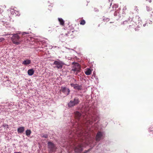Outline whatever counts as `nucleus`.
Wrapping results in <instances>:
<instances>
[{"label":"nucleus","mask_w":153,"mask_h":153,"mask_svg":"<svg viewBox=\"0 0 153 153\" xmlns=\"http://www.w3.org/2000/svg\"><path fill=\"white\" fill-rule=\"evenodd\" d=\"M123 22V23H124V22Z\"/></svg>","instance_id":"obj_30"},{"label":"nucleus","mask_w":153,"mask_h":153,"mask_svg":"<svg viewBox=\"0 0 153 153\" xmlns=\"http://www.w3.org/2000/svg\"><path fill=\"white\" fill-rule=\"evenodd\" d=\"M76 31L73 30L72 31H70L68 32L66 34L67 36L71 38H73L76 35Z\"/></svg>","instance_id":"obj_8"},{"label":"nucleus","mask_w":153,"mask_h":153,"mask_svg":"<svg viewBox=\"0 0 153 153\" xmlns=\"http://www.w3.org/2000/svg\"><path fill=\"white\" fill-rule=\"evenodd\" d=\"M31 133V131L30 130L27 129L26 131V134L27 137H29Z\"/></svg>","instance_id":"obj_17"},{"label":"nucleus","mask_w":153,"mask_h":153,"mask_svg":"<svg viewBox=\"0 0 153 153\" xmlns=\"http://www.w3.org/2000/svg\"><path fill=\"white\" fill-rule=\"evenodd\" d=\"M53 64L56 65V68H62V67L63 64L61 61H55Z\"/></svg>","instance_id":"obj_10"},{"label":"nucleus","mask_w":153,"mask_h":153,"mask_svg":"<svg viewBox=\"0 0 153 153\" xmlns=\"http://www.w3.org/2000/svg\"><path fill=\"white\" fill-rule=\"evenodd\" d=\"M26 33L25 32H24L22 34V36H24L26 34Z\"/></svg>","instance_id":"obj_23"},{"label":"nucleus","mask_w":153,"mask_h":153,"mask_svg":"<svg viewBox=\"0 0 153 153\" xmlns=\"http://www.w3.org/2000/svg\"><path fill=\"white\" fill-rule=\"evenodd\" d=\"M80 102L79 98L77 97L74 98L73 100H71L68 103V106L69 107H72L78 104Z\"/></svg>","instance_id":"obj_2"},{"label":"nucleus","mask_w":153,"mask_h":153,"mask_svg":"<svg viewBox=\"0 0 153 153\" xmlns=\"http://www.w3.org/2000/svg\"><path fill=\"white\" fill-rule=\"evenodd\" d=\"M83 150L82 146V144L78 145L74 148V152L76 153H80Z\"/></svg>","instance_id":"obj_6"},{"label":"nucleus","mask_w":153,"mask_h":153,"mask_svg":"<svg viewBox=\"0 0 153 153\" xmlns=\"http://www.w3.org/2000/svg\"><path fill=\"white\" fill-rule=\"evenodd\" d=\"M103 136L102 133L101 131H98L95 140L97 141H99L101 140Z\"/></svg>","instance_id":"obj_9"},{"label":"nucleus","mask_w":153,"mask_h":153,"mask_svg":"<svg viewBox=\"0 0 153 153\" xmlns=\"http://www.w3.org/2000/svg\"><path fill=\"white\" fill-rule=\"evenodd\" d=\"M75 116L76 119L79 120L81 117V114L78 111L75 112Z\"/></svg>","instance_id":"obj_11"},{"label":"nucleus","mask_w":153,"mask_h":153,"mask_svg":"<svg viewBox=\"0 0 153 153\" xmlns=\"http://www.w3.org/2000/svg\"><path fill=\"white\" fill-rule=\"evenodd\" d=\"M85 74L87 75H90L91 73V71L90 69L87 68L85 69Z\"/></svg>","instance_id":"obj_12"},{"label":"nucleus","mask_w":153,"mask_h":153,"mask_svg":"<svg viewBox=\"0 0 153 153\" xmlns=\"http://www.w3.org/2000/svg\"><path fill=\"white\" fill-rule=\"evenodd\" d=\"M79 22H80V24L81 25H84L85 24V22L83 19H82V20L80 21Z\"/></svg>","instance_id":"obj_18"},{"label":"nucleus","mask_w":153,"mask_h":153,"mask_svg":"<svg viewBox=\"0 0 153 153\" xmlns=\"http://www.w3.org/2000/svg\"><path fill=\"white\" fill-rule=\"evenodd\" d=\"M27 73L30 76L32 75L34 73V71L33 69H31L28 70Z\"/></svg>","instance_id":"obj_14"},{"label":"nucleus","mask_w":153,"mask_h":153,"mask_svg":"<svg viewBox=\"0 0 153 153\" xmlns=\"http://www.w3.org/2000/svg\"><path fill=\"white\" fill-rule=\"evenodd\" d=\"M58 20L59 22H60V25L64 26V25L65 21L64 20L61 18H58Z\"/></svg>","instance_id":"obj_16"},{"label":"nucleus","mask_w":153,"mask_h":153,"mask_svg":"<svg viewBox=\"0 0 153 153\" xmlns=\"http://www.w3.org/2000/svg\"><path fill=\"white\" fill-rule=\"evenodd\" d=\"M17 15H19V13H15Z\"/></svg>","instance_id":"obj_27"},{"label":"nucleus","mask_w":153,"mask_h":153,"mask_svg":"<svg viewBox=\"0 0 153 153\" xmlns=\"http://www.w3.org/2000/svg\"><path fill=\"white\" fill-rule=\"evenodd\" d=\"M48 148L50 152H54L56 151V147L52 142L49 141L48 142Z\"/></svg>","instance_id":"obj_4"},{"label":"nucleus","mask_w":153,"mask_h":153,"mask_svg":"<svg viewBox=\"0 0 153 153\" xmlns=\"http://www.w3.org/2000/svg\"><path fill=\"white\" fill-rule=\"evenodd\" d=\"M60 91L64 93L66 95L69 94L70 91L69 89L67 87L64 86H62Z\"/></svg>","instance_id":"obj_5"},{"label":"nucleus","mask_w":153,"mask_h":153,"mask_svg":"<svg viewBox=\"0 0 153 153\" xmlns=\"http://www.w3.org/2000/svg\"><path fill=\"white\" fill-rule=\"evenodd\" d=\"M116 14H115V13H114V15L116 16Z\"/></svg>","instance_id":"obj_29"},{"label":"nucleus","mask_w":153,"mask_h":153,"mask_svg":"<svg viewBox=\"0 0 153 153\" xmlns=\"http://www.w3.org/2000/svg\"><path fill=\"white\" fill-rule=\"evenodd\" d=\"M4 40V39L3 38H0V42H2Z\"/></svg>","instance_id":"obj_21"},{"label":"nucleus","mask_w":153,"mask_h":153,"mask_svg":"<svg viewBox=\"0 0 153 153\" xmlns=\"http://www.w3.org/2000/svg\"><path fill=\"white\" fill-rule=\"evenodd\" d=\"M73 133L72 134H71V135H70V136H69V137L70 138L71 137V136H73Z\"/></svg>","instance_id":"obj_24"},{"label":"nucleus","mask_w":153,"mask_h":153,"mask_svg":"<svg viewBox=\"0 0 153 153\" xmlns=\"http://www.w3.org/2000/svg\"><path fill=\"white\" fill-rule=\"evenodd\" d=\"M9 126L8 125H7L6 127H7V128H9Z\"/></svg>","instance_id":"obj_26"},{"label":"nucleus","mask_w":153,"mask_h":153,"mask_svg":"<svg viewBox=\"0 0 153 153\" xmlns=\"http://www.w3.org/2000/svg\"><path fill=\"white\" fill-rule=\"evenodd\" d=\"M7 125L6 124H4L2 125V127H3L4 128H6V127Z\"/></svg>","instance_id":"obj_22"},{"label":"nucleus","mask_w":153,"mask_h":153,"mask_svg":"<svg viewBox=\"0 0 153 153\" xmlns=\"http://www.w3.org/2000/svg\"><path fill=\"white\" fill-rule=\"evenodd\" d=\"M11 40L13 43L16 45L19 44L22 42V41L18 34H13Z\"/></svg>","instance_id":"obj_1"},{"label":"nucleus","mask_w":153,"mask_h":153,"mask_svg":"<svg viewBox=\"0 0 153 153\" xmlns=\"http://www.w3.org/2000/svg\"><path fill=\"white\" fill-rule=\"evenodd\" d=\"M48 134H42V137H44L45 138H48Z\"/></svg>","instance_id":"obj_19"},{"label":"nucleus","mask_w":153,"mask_h":153,"mask_svg":"<svg viewBox=\"0 0 153 153\" xmlns=\"http://www.w3.org/2000/svg\"><path fill=\"white\" fill-rule=\"evenodd\" d=\"M15 153H22L21 152H15Z\"/></svg>","instance_id":"obj_28"},{"label":"nucleus","mask_w":153,"mask_h":153,"mask_svg":"<svg viewBox=\"0 0 153 153\" xmlns=\"http://www.w3.org/2000/svg\"><path fill=\"white\" fill-rule=\"evenodd\" d=\"M25 130V128L24 127H21L18 128L17 129V131L19 133H23Z\"/></svg>","instance_id":"obj_13"},{"label":"nucleus","mask_w":153,"mask_h":153,"mask_svg":"<svg viewBox=\"0 0 153 153\" xmlns=\"http://www.w3.org/2000/svg\"><path fill=\"white\" fill-rule=\"evenodd\" d=\"M80 66L79 64L77 63H75L71 71L74 72H76V75L79 72H80Z\"/></svg>","instance_id":"obj_3"},{"label":"nucleus","mask_w":153,"mask_h":153,"mask_svg":"<svg viewBox=\"0 0 153 153\" xmlns=\"http://www.w3.org/2000/svg\"><path fill=\"white\" fill-rule=\"evenodd\" d=\"M149 131H153V127H150L149 128Z\"/></svg>","instance_id":"obj_20"},{"label":"nucleus","mask_w":153,"mask_h":153,"mask_svg":"<svg viewBox=\"0 0 153 153\" xmlns=\"http://www.w3.org/2000/svg\"><path fill=\"white\" fill-rule=\"evenodd\" d=\"M71 87H73L76 90L78 91L81 90L82 89V87L81 85H79L78 84H74L73 83L71 84Z\"/></svg>","instance_id":"obj_7"},{"label":"nucleus","mask_w":153,"mask_h":153,"mask_svg":"<svg viewBox=\"0 0 153 153\" xmlns=\"http://www.w3.org/2000/svg\"><path fill=\"white\" fill-rule=\"evenodd\" d=\"M146 1H148L150 2H151V0H146Z\"/></svg>","instance_id":"obj_25"},{"label":"nucleus","mask_w":153,"mask_h":153,"mask_svg":"<svg viewBox=\"0 0 153 153\" xmlns=\"http://www.w3.org/2000/svg\"><path fill=\"white\" fill-rule=\"evenodd\" d=\"M31 63V61L30 60L27 59L23 62L22 63L23 65H28L30 64Z\"/></svg>","instance_id":"obj_15"}]
</instances>
